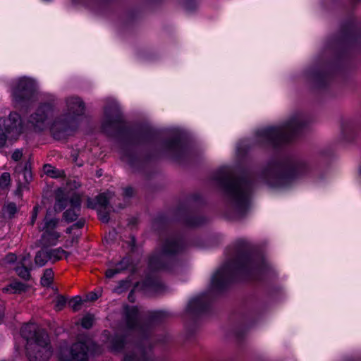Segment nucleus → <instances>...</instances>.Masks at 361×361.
I'll return each instance as SVG.
<instances>
[{"label":"nucleus","mask_w":361,"mask_h":361,"mask_svg":"<svg viewBox=\"0 0 361 361\" xmlns=\"http://www.w3.org/2000/svg\"><path fill=\"white\" fill-rule=\"evenodd\" d=\"M66 107L59 114L58 99L51 94H43L42 101L29 118V123L36 131L49 129L55 139L60 140L71 135L78 127L80 118L84 114L85 104L76 96L64 100Z\"/></svg>","instance_id":"nucleus-1"},{"label":"nucleus","mask_w":361,"mask_h":361,"mask_svg":"<svg viewBox=\"0 0 361 361\" xmlns=\"http://www.w3.org/2000/svg\"><path fill=\"white\" fill-rule=\"evenodd\" d=\"M271 269L263 256L255 252L246 240H240L233 255L213 275L212 285L221 288L237 279H259Z\"/></svg>","instance_id":"nucleus-2"},{"label":"nucleus","mask_w":361,"mask_h":361,"mask_svg":"<svg viewBox=\"0 0 361 361\" xmlns=\"http://www.w3.org/2000/svg\"><path fill=\"white\" fill-rule=\"evenodd\" d=\"M213 180L226 194L235 217H243L252 205L253 183L245 177L237 178L228 166L219 169L214 174Z\"/></svg>","instance_id":"nucleus-3"},{"label":"nucleus","mask_w":361,"mask_h":361,"mask_svg":"<svg viewBox=\"0 0 361 361\" xmlns=\"http://www.w3.org/2000/svg\"><path fill=\"white\" fill-rule=\"evenodd\" d=\"M310 167L304 159L285 160L270 163L262 173L260 181L271 188H284L298 176L307 173Z\"/></svg>","instance_id":"nucleus-4"},{"label":"nucleus","mask_w":361,"mask_h":361,"mask_svg":"<svg viewBox=\"0 0 361 361\" xmlns=\"http://www.w3.org/2000/svg\"><path fill=\"white\" fill-rule=\"evenodd\" d=\"M308 119L302 113L292 114L278 126H269L257 132L256 139L260 144L277 145L291 140L307 126Z\"/></svg>","instance_id":"nucleus-5"},{"label":"nucleus","mask_w":361,"mask_h":361,"mask_svg":"<svg viewBox=\"0 0 361 361\" xmlns=\"http://www.w3.org/2000/svg\"><path fill=\"white\" fill-rule=\"evenodd\" d=\"M21 335L27 341V355L30 361L46 360L51 355L47 334L35 323L25 324Z\"/></svg>","instance_id":"nucleus-6"},{"label":"nucleus","mask_w":361,"mask_h":361,"mask_svg":"<svg viewBox=\"0 0 361 361\" xmlns=\"http://www.w3.org/2000/svg\"><path fill=\"white\" fill-rule=\"evenodd\" d=\"M165 317L164 311H154L145 317L135 306H126L123 310L126 329L136 335H145L153 324L161 322Z\"/></svg>","instance_id":"nucleus-7"},{"label":"nucleus","mask_w":361,"mask_h":361,"mask_svg":"<svg viewBox=\"0 0 361 361\" xmlns=\"http://www.w3.org/2000/svg\"><path fill=\"white\" fill-rule=\"evenodd\" d=\"M100 353L99 347L91 338L83 336L71 346L61 345L56 355L59 361H87L90 354Z\"/></svg>","instance_id":"nucleus-8"},{"label":"nucleus","mask_w":361,"mask_h":361,"mask_svg":"<svg viewBox=\"0 0 361 361\" xmlns=\"http://www.w3.org/2000/svg\"><path fill=\"white\" fill-rule=\"evenodd\" d=\"M183 243L175 236L169 237L160 250L151 256L149 267L153 271H171L173 256L183 250Z\"/></svg>","instance_id":"nucleus-9"},{"label":"nucleus","mask_w":361,"mask_h":361,"mask_svg":"<svg viewBox=\"0 0 361 361\" xmlns=\"http://www.w3.org/2000/svg\"><path fill=\"white\" fill-rule=\"evenodd\" d=\"M109 348L114 352L126 350L123 361H149V349H145L142 343L130 341L128 336L119 337L117 335L110 338Z\"/></svg>","instance_id":"nucleus-10"},{"label":"nucleus","mask_w":361,"mask_h":361,"mask_svg":"<svg viewBox=\"0 0 361 361\" xmlns=\"http://www.w3.org/2000/svg\"><path fill=\"white\" fill-rule=\"evenodd\" d=\"M36 82L30 78L20 77L10 82V92L15 106H23L30 102L34 95Z\"/></svg>","instance_id":"nucleus-11"},{"label":"nucleus","mask_w":361,"mask_h":361,"mask_svg":"<svg viewBox=\"0 0 361 361\" xmlns=\"http://www.w3.org/2000/svg\"><path fill=\"white\" fill-rule=\"evenodd\" d=\"M80 206L81 198L78 194H73L71 197L57 195L54 209L61 212L68 207L69 208L64 212L63 217L66 221L70 223L78 219L80 215Z\"/></svg>","instance_id":"nucleus-12"},{"label":"nucleus","mask_w":361,"mask_h":361,"mask_svg":"<svg viewBox=\"0 0 361 361\" xmlns=\"http://www.w3.org/2000/svg\"><path fill=\"white\" fill-rule=\"evenodd\" d=\"M22 130V120L18 113L11 112L8 118H0V147L5 145L9 135L17 136Z\"/></svg>","instance_id":"nucleus-13"},{"label":"nucleus","mask_w":361,"mask_h":361,"mask_svg":"<svg viewBox=\"0 0 361 361\" xmlns=\"http://www.w3.org/2000/svg\"><path fill=\"white\" fill-rule=\"evenodd\" d=\"M122 121L117 102H113L109 106L104 108L102 121V129L104 133L111 134L117 130Z\"/></svg>","instance_id":"nucleus-14"},{"label":"nucleus","mask_w":361,"mask_h":361,"mask_svg":"<svg viewBox=\"0 0 361 361\" xmlns=\"http://www.w3.org/2000/svg\"><path fill=\"white\" fill-rule=\"evenodd\" d=\"M174 133L173 139L165 141L162 147L166 152L178 158L185 154L186 145L183 134L178 130H176Z\"/></svg>","instance_id":"nucleus-15"},{"label":"nucleus","mask_w":361,"mask_h":361,"mask_svg":"<svg viewBox=\"0 0 361 361\" xmlns=\"http://www.w3.org/2000/svg\"><path fill=\"white\" fill-rule=\"evenodd\" d=\"M210 303L209 294L202 293L192 298L187 306L186 310L192 314H199L204 312Z\"/></svg>","instance_id":"nucleus-16"},{"label":"nucleus","mask_w":361,"mask_h":361,"mask_svg":"<svg viewBox=\"0 0 361 361\" xmlns=\"http://www.w3.org/2000/svg\"><path fill=\"white\" fill-rule=\"evenodd\" d=\"M15 173L18 182V189L22 190L32 180V176L30 164L26 163L23 167L21 166H17Z\"/></svg>","instance_id":"nucleus-17"},{"label":"nucleus","mask_w":361,"mask_h":361,"mask_svg":"<svg viewBox=\"0 0 361 361\" xmlns=\"http://www.w3.org/2000/svg\"><path fill=\"white\" fill-rule=\"evenodd\" d=\"M112 193L110 192H104L99 195L96 197V203H94L90 199L87 201V207L90 208H95L97 205L102 208H105L109 204V200L112 197Z\"/></svg>","instance_id":"nucleus-18"},{"label":"nucleus","mask_w":361,"mask_h":361,"mask_svg":"<svg viewBox=\"0 0 361 361\" xmlns=\"http://www.w3.org/2000/svg\"><path fill=\"white\" fill-rule=\"evenodd\" d=\"M60 236V233L56 231H44L42 235V243L44 245H55Z\"/></svg>","instance_id":"nucleus-19"},{"label":"nucleus","mask_w":361,"mask_h":361,"mask_svg":"<svg viewBox=\"0 0 361 361\" xmlns=\"http://www.w3.org/2000/svg\"><path fill=\"white\" fill-rule=\"evenodd\" d=\"M130 262L128 258H123L120 261L114 269H109L106 271V277L108 279L113 278L115 275L120 274L123 270L126 269L129 266Z\"/></svg>","instance_id":"nucleus-20"},{"label":"nucleus","mask_w":361,"mask_h":361,"mask_svg":"<svg viewBox=\"0 0 361 361\" xmlns=\"http://www.w3.org/2000/svg\"><path fill=\"white\" fill-rule=\"evenodd\" d=\"M146 286L157 294L163 293L166 290L165 285L158 279L147 280L145 281Z\"/></svg>","instance_id":"nucleus-21"},{"label":"nucleus","mask_w":361,"mask_h":361,"mask_svg":"<svg viewBox=\"0 0 361 361\" xmlns=\"http://www.w3.org/2000/svg\"><path fill=\"white\" fill-rule=\"evenodd\" d=\"M47 251L49 255V260L53 262L61 259L64 255L67 257V252L61 247L47 250Z\"/></svg>","instance_id":"nucleus-22"},{"label":"nucleus","mask_w":361,"mask_h":361,"mask_svg":"<svg viewBox=\"0 0 361 361\" xmlns=\"http://www.w3.org/2000/svg\"><path fill=\"white\" fill-rule=\"evenodd\" d=\"M26 286L21 282H13L9 286L4 288V292H11L12 293H20L25 291Z\"/></svg>","instance_id":"nucleus-23"},{"label":"nucleus","mask_w":361,"mask_h":361,"mask_svg":"<svg viewBox=\"0 0 361 361\" xmlns=\"http://www.w3.org/2000/svg\"><path fill=\"white\" fill-rule=\"evenodd\" d=\"M49 260L47 250H41L36 254L35 262L38 267H43Z\"/></svg>","instance_id":"nucleus-24"},{"label":"nucleus","mask_w":361,"mask_h":361,"mask_svg":"<svg viewBox=\"0 0 361 361\" xmlns=\"http://www.w3.org/2000/svg\"><path fill=\"white\" fill-rule=\"evenodd\" d=\"M44 225L43 226L42 230L44 231H55V228L56 227L59 219L56 218L50 217L48 214H47L44 219Z\"/></svg>","instance_id":"nucleus-25"},{"label":"nucleus","mask_w":361,"mask_h":361,"mask_svg":"<svg viewBox=\"0 0 361 361\" xmlns=\"http://www.w3.org/2000/svg\"><path fill=\"white\" fill-rule=\"evenodd\" d=\"M44 171L47 176L54 178L61 177L64 174L63 171L59 170L49 164L44 166Z\"/></svg>","instance_id":"nucleus-26"},{"label":"nucleus","mask_w":361,"mask_h":361,"mask_svg":"<svg viewBox=\"0 0 361 361\" xmlns=\"http://www.w3.org/2000/svg\"><path fill=\"white\" fill-rule=\"evenodd\" d=\"M54 278V272L51 269H45L42 277L41 278V284L43 286H49Z\"/></svg>","instance_id":"nucleus-27"},{"label":"nucleus","mask_w":361,"mask_h":361,"mask_svg":"<svg viewBox=\"0 0 361 361\" xmlns=\"http://www.w3.org/2000/svg\"><path fill=\"white\" fill-rule=\"evenodd\" d=\"M17 274L22 279L27 280L30 277V269L28 265H19L15 268Z\"/></svg>","instance_id":"nucleus-28"},{"label":"nucleus","mask_w":361,"mask_h":361,"mask_svg":"<svg viewBox=\"0 0 361 361\" xmlns=\"http://www.w3.org/2000/svg\"><path fill=\"white\" fill-rule=\"evenodd\" d=\"M67 300L65 297L58 295L54 300V308L56 310H61L66 305Z\"/></svg>","instance_id":"nucleus-29"},{"label":"nucleus","mask_w":361,"mask_h":361,"mask_svg":"<svg viewBox=\"0 0 361 361\" xmlns=\"http://www.w3.org/2000/svg\"><path fill=\"white\" fill-rule=\"evenodd\" d=\"M11 182L10 174L8 173H3L0 177V188L2 189L6 188Z\"/></svg>","instance_id":"nucleus-30"},{"label":"nucleus","mask_w":361,"mask_h":361,"mask_svg":"<svg viewBox=\"0 0 361 361\" xmlns=\"http://www.w3.org/2000/svg\"><path fill=\"white\" fill-rule=\"evenodd\" d=\"M68 305L74 311H77L80 309V305H82V300L80 297L76 296L69 300Z\"/></svg>","instance_id":"nucleus-31"},{"label":"nucleus","mask_w":361,"mask_h":361,"mask_svg":"<svg viewBox=\"0 0 361 361\" xmlns=\"http://www.w3.org/2000/svg\"><path fill=\"white\" fill-rule=\"evenodd\" d=\"M93 324V317L91 314H86L81 320V325L85 329H90Z\"/></svg>","instance_id":"nucleus-32"},{"label":"nucleus","mask_w":361,"mask_h":361,"mask_svg":"<svg viewBox=\"0 0 361 361\" xmlns=\"http://www.w3.org/2000/svg\"><path fill=\"white\" fill-rule=\"evenodd\" d=\"M6 212L10 215H13L17 211L16 205L15 203H9L6 207Z\"/></svg>","instance_id":"nucleus-33"},{"label":"nucleus","mask_w":361,"mask_h":361,"mask_svg":"<svg viewBox=\"0 0 361 361\" xmlns=\"http://www.w3.org/2000/svg\"><path fill=\"white\" fill-rule=\"evenodd\" d=\"M22 156H23V152L22 150L20 149H16L12 155H11V158L13 160L17 161L18 160H20L21 158H22Z\"/></svg>","instance_id":"nucleus-34"},{"label":"nucleus","mask_w":361,"mask_h":361,"mask_svg":"<svg viewBox=\"0 0 361 361\" xmlns=\"http://www.w3.org/2000/svg\"><path fill=\"white\" fill-rule=\"evenodd\" d=\"M30 259V255L29 254H25L20 257V259L19 260V264L21 265H23V264H25V265H28L27 262H29Z\"/></svg>","instance_id":"nucleus-35"},{"label":"nucleus","mask_w":361,"mask_h":361,"mask_svg":"<svg viewBox=\"0 0 361 361\" xmlns=\"http://www.w3.org/2000/svg\"><path fill=\"white\" fill-rule=\"evenodd\" d=\"M122 159L124 161L128 162L129 164L133 165V159L131 158V156L128 153L123 152L122 154Z\"/></svg>","instance_id":"nucleus-36"},{"label":"nucleus","mask_w":361,"mask_h":361,"mask_svg":"<svg viewBox=\"0 0 361 361\" xmlns=\"http://www.w3.org/2000/svg\"><path fill=\"white\" fill-rule=\"evenodd\" d=\"M133 195V189L131 187H127L123 189V195L130 197Z\"/></svg>","instance_id":"nucleus-37"},{"label":"nucleus","mask_w":361,"mask_h":361,"mask_svg":"<svg viewBox=\"0 0 361 361\" xmlns=\"http://www.w3.org/2000/svg\"><path fill=\"white\" fill-rule=\"evenodd\" d=\"M99 219L102 222L106 223L109 221V217L107 214H102L101 211H99Z\"/></svg>","instance_id":"nucleus-38"},{"label":"nucleus","mask_w":361,"mask_h":361,"mask_svg":"<svg viewBox=\"0 0 361 361\" xmlns=\"http://www.w3.org/2000/svg\"><path fill=\"white\" fill-rule=\"evenodd\" d=\"M87 298L88 300L94 301L99 298V295L96 293L91 292L87 295Z\"/></svg>","instance_id":"nucleus-39"},{"label":"nucleus","mask_w":361,"mask_h":361,"mask_svg":"<svg viewBox=\"0 0 361 361\" xmlns=\"http://www.w3.org/2000/svg\"><path fill=\"white\" fill-rule=\"evenodd\" d=\"M85 221L83 219L78 220L75 224L73 225V228H81L83 227Z\"/></svg>","instance_id":"nucleus-40"},{"label":"nucleus","mask_w":361,"mask_h":361,"mask_svg":"<svg viewBox=\"0 0 361 361\" xmlns=\"http://www.w3.org/2000/svg\"><path fill=\"white\" fill-rule=\"evenodd\" d=\"M78 242V237H73V238L71 239V240H67L66 242V245L65 246L66 247H71L75 243H77Z\"/></svg>","instance_id":"nucleus-41"},{"label":"nucleus","mask_w":361,"mask_h":361,"mask_svg":"<svg viewBox=\"0 0 361 361\" xmlns=\"http://www.w3.org/2000/svg\"><path fill=\"white\" fill-rule=\"evenodd\" d=\"M201 223V221H200V219H195L194 221H189L188 222V224L190 225V226H197V225H200Z\"/></svg>","instance_id":"nucleus-42"},{"label":"nucleus","mask_w":361,"mask_h":361,"mask_svg":"<svg viewBox=\"0 0 361 361\" xmlns=\"http://www.w3.org/2000/svg\"><path fill=\"white\" fill-rule=\"evenodd\" d=\"M37 207H35L33 209V214L32 216V224H34L36 218H37Z\"/></svg>","instance_id":"nucleus-43"},{"label":"nucleus","mask_w":361,"mask_h":361,"mask_svg":"<svg viewBox=\"0 0 361 361\" xmlns=\"http://www.w3.org/2000/svg\"><path fill=\"white\" fill-rule=\"evenodd\" d=\"M4 308L1 305H0V323L2 322L3 317H4Z\"/></svg>","instance_id":"nucleus-44"},{"label":"nucleus","mask_w":361,"mask_h":361,"mask_svg":"<svg viewBox=\"0 0 361 361\" xmlns=\"http://www.w3.org/2000/svg\"><path fill=\"white\" fill-rule=\"evenodd\" d=\"M243 143H239V144L237 145L236 149H237V152H238V153H240V151H241V149H242V148H243Z\"/></svg>","instance_id":"nucleus-45"},{"label":"nucleus","mask_w":361,"mask_h":361,"mask_svg":"<svg viewBox=\"0 0 361 361\" xmlns=\"http://www.w3.org/2000/svg\"><path fill=\"white\" fill-rule=\"evenodd\" d=\"M72 229H73V226H71V227H69V228H68L66 229V233H71Z\"/></svg>","instance_id":"nucleus-46"},{"label":"nucleus","mask_w":361,"mask_h":361,"mask_svg":"<svg viewBox=\"0 0 361 361\" xmlns=\"http://www.w3.org/2000/svg\"><path fill=\"white\" fill-rule=\"evenodd\" d=\"M13 257H14L13 255H11V259H10V260H12V259H13Z\"/></svg>","instance_id":"nucleus-47"},{"label":"nucleus","mask_w":361,"mask_h":361,"mask_svg":"<svg viewBox=\"0 0 361 361\" xmlns=\"http://www.w3.org/2000/svg\"><path fill=\"white\" fill-rule=\"evenodd\" d=\"M44 1H49L50 0H43Z\"/></svg>","instance_id":"nucleus-48"}]
</instances>
